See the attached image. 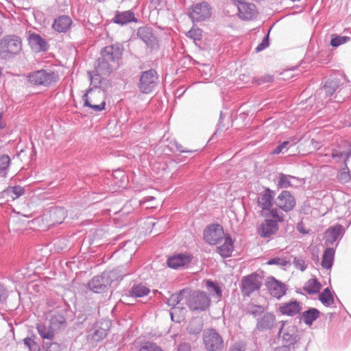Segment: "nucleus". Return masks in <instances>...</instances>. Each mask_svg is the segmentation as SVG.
I'll return each mask as SVG.
<instances>
[{
    "mask_svg": "<svg viewBox=\"0 0 351 351\" xmlns=\"http://www.w3.org/2000/svg\"><path fill=\"white\" fill-rule=\"evenodd\" d=\"M124 48L120 43L106 46L101 50V56L97 60V69L100 73L110 75L114 67L119 65Z\"/></svg>",
    "mask_w": 351,
    "mask_h": 351,
    "instance_id": "1",
    "label": "nucleus"
},
{
    "mask_svg": "<svg viewBox=\"0 0 351 351\" xmlns=\"http://www.w3.org/2000/svg\"><path fill=\"white\" fill-rule=\"evenodd\" d=\"M21 50L22 40L17 36H5L0 40V59H11L18 55Z\"/></svg>",
    "mask_w": 351,
    "mask_h": 351,
    "instance_id": "2",
    "label": "nucleus"
},
{
    "mask_svg": "<svg viewBox=\"0 0 351 351\" xmlns=\"http://www.w3.org/2000/svg\"><path fill=\"white\" fill-rule=\"evenodd\" d=\"M210 297L203 291L189 290L186 304L193 311H206L210 305Z\"/></svg>",
    "mask_w": 351,
    "mask_h": 351,
    "instance_id": "3",
    "label": "nucleus"
},
{
    "mask_svg": "<svg viewBox=\"0 0 351 351\" xmlns=\"http://www.w3.org/2000/svg\"><path fill=\"white\" fill-rule=\"evenodd\" d=\"M58 80V75L51 70L40 69L32 72L28 75L29 82L36 86H49Z\"/></svg>",
    "mask_w": 351,
    "mask_h": 351,
    "instance_id": "4",
    "label": "nucleus"
},
{
    "mask_svg": "<svg viewBox=\"0 0 351 351\" xmlns=\"http://www.w3.org/2000/svg\"><path fill=\"white\" fill-rule=\"evenodd\" d=\"M114 278L112 271H104L101 275L93 277L88 282V289L97 293H104L111 285Z\"/></svg>",
    "mask_w": 351,
    "mask_h": 351,
    "instance_id": "5",
    "label": "nucleus"
},
{
    "mask_svg": "<svg viewBox=\"0 0 351 351\" xmlns=\"http://www.w3.org/2000/svg\"><path fill=\"white\" fill-rule=\"evenodd\" d=\"M286 322H282L278 331V337L282 338L283 343L288 347L297 343L300 339V331L294 324L285 325Z\"/></svg>",
    "mask_w": 351,
    "mask_h": 351,
    "instance_id": "6",
    "label": "nucleus"
},
{
    "mask_svg": "<svg viewBox=\"0 0 351 351\" xmlns=\"http://www.w3.org/2000/svg\"><path fill=\"white\" fill-rule=\"evenodd\" d=\"M204 344L208 351H221L223 348V340L221 336L213 328L204 332Z\"/></svg>",
    "mask_w": 351,
    "mask_h": 351,
    "instance_id": "7",
    "label": "nucleus"
},
{
    "mask_svg": "<svg viewBox=\"0 0 351 351\" xmlns=\"http://www.w3.org/2000/svg\"><path fill=\"white\" fill-rule=\"evenodd\" d=\"M158 74L156 70L151 69L142 72L138 88L143 93H151L158 83Z\"/></svg>",
    "mask_w": 351,
    "mask_h": 351,
    "instance_id": "8",
    "label": "nucleus"
},
{
    "mask_svg": "<svg viewBox=\"0 0 351 351\" xmlns=\"http://www.w3.org/2000/svg\"><path fill=\"white\" fill-rule=\"evenodd\" d=\"M225 234L222 226L218 223H213L205 228L204 239L209 245H215L223 241Z\"/></svg>",
    "mask_w": 351,
    "mask_h": 351,
    "instance_id": "9",
    "label": "nucleus"
},
{
    "mask_svg": "<svg viewBox=\"0 0 351 351\" xmlns=\"http://www.w3.org/2000/svg\"><path fill=\"white\" fill-rule=\"evenodd\" d=\"M211 15V8L207 2L194 4L189 10V16L193 22H200L208 19Z\"/></svg>",
    "mask_w": 351,
    "mask_h": 351,
    "instance_id": "10",
    "label": "nucleus"
},
{
    "mask_svg": "<svg viewBox=\"0 0 351 351\" xmlns=\"http://www.w3.org/2000/svg\"><path fill=\"white\" fill-rule=\"evenodd\" d=\"M261 285L258 274L253 273L242 278L240 288L243 295L250 296L252 293L258 290Z\"/></svg>",
    "mask_w": 351,
    "mask_h": 351,
    "instance_id": "11",
    "label": "nucleus"
},
{
    "mask_svg": "<svg viewBox=\"0 0 351 351\" xmlns=\"http://www.w3.org/2000/svg\"><path fill=\"white\" fill-rule=\"evenodd\" d=\"M104 92L101 90H93V88H89L87 93L83 96L84 106L91 108L95 112H99L105 108L106 101L104 98L99 104H94L95 97H102Z\"/></svg>",
    "mask_w": 351,
    "mask_h": 351,
    "instance_id": "12",
    "label": "nucleus"
},
{
    "mask_svg": "<svg viewBox=\"0 0 351 351\" xmlns=\"http://www.w3.org/2000/svg\"><path fill=\"white\" fill-rule=\"evenodd\" d=\"M193 256L190 254H178L169 257L167 261V265L174 269H182L190 267Z\"/></svg>",
    "mask_w": 351,
    "mask_h": 351,
    "instance_id": "13",
    "label": "nucleus"
},
{
    "mask_svg": "<svg viewBox=\"0 0 351 351\" xmlns=\"http://www.w3.org/2000/svg\"><path fill=\"white\" fill-rule=\"evenodd\" d=\"M275 204L278 208L287 213L294 208L296 202L294 196L289 191H282L276 199Z\"/></svg>",
    "mask_w": 351,
    "mask_h": 351,
    "instance_id": "14",
    "label": "nucleus"
},
{
    "mask_svg": "<svg viewBox=\"0 0 351 351\" xmlns=\"http://www.w3.org/2000/svg\"><path fill=\"white\" fill-rule=\"evenodd\" d=\"M266 286L270 295L277 299H280L285 295L287 290V287L285 283L276 280L273 276L267 278Z\"/></svg>",
    "mask_w": 351,
    "mask_h": 351,
    "instance_id": "15",
    "label": "nucleus"
},
{
    "mask_svg": "<svg viewBox=\"0 0 351 351\" xmlns=\"http://www.w3.org/2000/svg\"><path fill=\"white\" fill-rule=\"evenodd\" d=\"M276 316L272 313L265 312L257 318L255 329L259 332L269 330L276 326Z\"/></svg>",
    "mask_w": 351,
    "mask_h": 351,
    "instance_id": "16",
    "label": "nucleus"
},
{
    "mask_svg": "<svg viewBox=\"0 0 351 351\" xmlns=\"http://www.w3.org/2000/svg\"><path fill=\"white\" fill-rule=\"evenodd\" d=\"M274 196L275 193L269 188L258 195L257 204L258 206L261 208L262 215H265V212L271 208Z\"/></svg>",
    "mask_w": 351,
    "mask_h": 351,
    "instance_id": "17",
    "label": "nucleus"
},
{
    "mask_svg": "<svg viewBox=\"0 0 351 351\" xmlns=\"http://www.w3.org/2000/svg\"><path fill=\"white\" fill-rule=\"evenodd\" d=\"M137 36L152 49H156L158 47L156 37L154 36L150 27H139L137 30Z\"/></svg>",
    "mask_w": 351,
    "mask_h": 351,
    "instance_id": "18",
    "label": "nucleus"
},
{
    "mask_svg": "<svg viewBox=\"0 0 351 351\" xmlns=\"http://www.w3.org/2000/svg\"><path fill=\"white\" fill-rule=\"evenodd\" d=\"M237 8L239 16L243 20H252L256 15V6L253 3L239 1Z\"/></svg>",
    "mask_w": 351,
    "mask_h": 351,
    "instance_id": "19",
    "label": "nucleus"
},
{
    "mask_svg": "<svg viewBox=\"0 0 351 351\" xmlns=\"http://www.w3.org/2000/svg\"><path fill=\"white\" fill-rule=\"evenodd\" d=\"M278 230L276 221L266 219L260 225L258 232L261 237L269 238L274 234Z\"/></svg>",
    "mask_w": 351,
    "mask_h": 351,
    "instance_id": "20",
    "label": "nucleus"
},
{
    "mask_svg": "<svg viewBox=\"0 0 351 351\" xmlns=\"http://www.w3.org/2000/svg\"><path fill=\"white\" fill-rule=\"evenodd\" d=\"M223 240V243L217 247V252L222 258L230 257L234 251V241L228 234H225Z\"/></svg>",
    "mask_w": 351,
    "mask_h": 351,
    "instance_id": "21",
    "label": "nucleus"
},
{
    "mask_svg": "<svg viewBox=\"0 0 351 351\" xmlns=\"http://www.w3.org/2000/svg\"><path fill=\"white\" fill-rule=\"evenodd\" d=\"M302 304L296 300L284 303L279 308L281 314L293 317L300 313L302 311Z\"/></svg>",
    "mask_w": 351,
    "mask_h": 351,
    "instance_id": "22",
    "label": "nucleus"
},
{
    "mask_svg": "<svg viewBox=\"0 0 351 351\" xmlns=\"http://www.w3.org/2000/svg\"><path fill=\"white\" fill-rule=\"evenodd\" d=\"M25 193V189L21 186H8L3 190L0 196L4 198L6 202L14 201Z\"/></svg>",
    "mask_w": 351,
    "mask_h": 351,
    "instance_id": "23",
    "label": "nucleus"
},
{
    "mask_svg": "<svg viewBox=\"0 0 351 351\" xmlns=\"http://www.w3.org/2000/svg\"><path fill=\"white\" fill-rule=\"evenodd\" d=\"M28 41L31 47L37 51H45L48 49L47 41L38 34L30 33Z\"/></svg>",
    "mask_w": 351,
    "mask_h": 351,
    "instance_id": "24",
    "label": "nucleus"
},
{
    "mask_svg": "<svg viewBox=\"0 0 351 351\" xmlns=\"http://www.w3.org/2000/svg\"><path fill=\"white\" fill-rule=\"evenodd\" d=\"M113 22L121 25H126L130 22L136 23L138 19L135 17L132 10L124 12L117 11L112 19Z\"/></svg>",
    "mask_w": 351,
    "mask_h": 351,
    "instance_id": "25",
    "label": "nucleus"
},
{
    "mask_svg": "<svg viewBox=\"0 0 351 351\" xmlns=\"http://www.w3.org/2000/svg\"><path fill=\"white\" fill-rule=\"evenodd\" d=\"M71 25L72 20L70 16L61 15L54 20L52 27L59 33H64L70 29Z\"/></svg>",
    "mask_w": 351,
    "mask_h": 351,
    "instance_id": "26",
    "label": "nucleus"
},
{
    "mask_svg": "<svg viewBox=\"0 0 351 351\" xmlns=\"http://www.w3.org/2000/svg\"><path fill=\"white\" fill-rule=\"evenodd\" d=\"M37 331L43 340V343H53L55 341V332L51 326L38 324L36 325Z\"/></svg>",
    "mask_w": 351,
    "mask_h": 351,
    "instance_id": "27",
    "label": "nucleus"
},
{
    "mask_svg": "<svg viewBox=\"0 0 351 351\" xmlns=\"http://www.w3.org/2000/svg\"><path fill=\"white\" fill-rule=\"evenodd\" d=\"M343 232V226L340 224H336L330 227L325 232L326 243L328 245H332L341 235Z\"/></svg>",
    "mask_w": 351,
    "mask_h": 351,
    "instance_id": "28",
    "label": "nucleus"
},
{
    "mask_svg": "<svg viewBox=\"0 0 351 351\" xmlns=\"http://www.w3.org/2000/svg\"><path fill=\"white\" fill-rule=\"evenodd\" d=\"M88 75L90 77V84L95 88L94 90H100L98 88H100L103 81L106 80L104 77L109 75L98 72L97 69V63H95V71L88 72Z\"/></svg>",
    "mask_w": 351,
    "mask_h": 351,
    "instance_id": "29",
    "label": "nucleus"
},
{
    "mask_svg": "<svg viewBox=\"0 0 351 351\" xmlns=\"http://www.w3.org/2000/svg\"><path fill=\"white\" fill-rule=\"evenodd\" d=\"M320 312L315 308H310L301 315V319L308 325L311 326L313 322L319 318Z\"/></svg>",
    "mask_w": 351,
    "mask_h": 351,
    "instance_id": "30",
    "label": "nucleus"
},
{
    "mask_svg": "<svg viewBox=\"0 0 351 351\" xmlns=\"http://www.w3.org/2000/svg\"><path fill=\"white\" fill-rule=\"evenodd\" d=\"M335 250L331 247H328L325 250L322 260L321 262V265L324 269H330L333 265L334 258H335Z\"/></svg>",
    "mask_w": 351,
    "mask_h": 351,
    "instance_id": "31",
    "label": "nucleus"
},
{
    "mask_svg": "<svg viewBox=\"0 0 351 351\" xmlns=\"http://www.w3.org/2000/svg\"><path fill=\"white\" fill-rule=\"evenodd\" d=\"M189 293L188 289H184L180 290L178 293H176L171 294V296L167 299L166 302L167 304L169 306L175 307L176 305L180 304V302L186 298L187 299V293Z\"/></svg>",
    "mask_w": 351,
    "mask_h": 351,
    "instance_id": "32",
    "label": "nucleus"
},
{
    "mask_svg": "<svg viewBox=\"0 0 351 351\" xmlns=\"http://www.w3.org/2000/svg\"><path fill=\"white\" fill-rule=\"evenodd\" d=\"M322 288L321 284L317 279H309L304 285L303 289L308 294H315L319 292Z\"/></svg>",
    "mask_w": 351,
    "mask_h": 351,
    "instance_id": "33",
    "label": "nucleus"
},
{
    "mask_svg": "<svg viewBox=\"0 0 351 351\" xmlns=\"http://www.w3.org/2000/svg\"><path fill=\"white\" fill-rule=\"evenodd\" d=\"M150 292L148 287L141 284L134 285L131 290L130 294L134 298H141L147 295Z\"/></svg>",
    "mask_w": 351,
    "mask_h": 351,
    "instance_id": "34",
    "label": "nucleus"
},
{
    "mask_svg": "<svg viewBox=\"0 0 351 351\" xmlns=\"http://www.w3.org/2000/svg\"><path fill=\"white\" fill-rule=\"evenodd\" d=\"M319 300L326 306H330L335 303L333 295L328 287L319 294Z\"/></svg>",
    "mask_w": 351,
    "mask_h": 351,
    "instance_id": "35",
    "label": "nucleus"
},
{
    "mask_svg": "<svg viewBox=\"0 0 351 351\" xmlns=\"http://www.w3.org/2000/svg\"><path fill=\"white\" fill-rule=\"evenodd\" d=\"M203 328V322L199 318L191 319L188 326L187 330L190 334H199Z\"/></svg>",
    "mask_w": 351,
    "mask_h": 351,
    "instance_id": "36",
    "label": "nucleus"
},
{
    "mask_svg": "<svg viewBox=\"0 0 351 351\" xmlns=\"http://www.w3.org/2000/svg\"><path fill=\"white\" fill-rule=\"evenodd\" d=\"M206 287L208 291L213 294V296H216L217 299H220L222 296V290L215 282L210 280H206Z\"/></svg>",
    "mask_w": 351,
    "mask_h": 351,
    "instance_id": "37",
    "label": "nucleus"
},
{
    "mask_svg": "<svg viewBox=\"0 0 351 351\" xmlns=\"http://www.w3.org/2000/svg\"><path fill=\"white\" fill-rule=\"evenodd\" d=\"M10 164V158L8 155L0 156V176L5 177Z\"/></svg>",
    "mask_w": 351,
    "mask_h": 351,
    "instance_id": "38",
    "label": "nucleus"
},
{
    "mask_svg": "<svg viewBox=\"0 0 351 351\" xmlns=\"http://www.w3.org/2000/svg\"><path fill=\"white\" fill-rule=\"evenodd\" d=\"M263 216L265 217H271L273 218L272 220L276 221L277 223L283 221L285 217L283 213L276 208H269L267 212H265V215Z\"/></svg>",
    "mask_w": 351,
    "mask_h": 351,
    "instance_id": "39",
    "label": "nucleus"
},
{
    "mask_svg": "<svg viewBox=\"0 0 351 351\" xmlns=\"http://www.w3.org/2000/svg\"><path fill=\"white\" fill-rule=\"evenodd\" d=\"M245 311L249 315L254 317H260L264 313L265 308L261 305L249 304Z\"/></svg>",
    "mask_w": 351,
    "mask_h": 351,
    "instance_id": "40",
    "label": "nucleus"
},
{
    "mask_svg": "<svg viewBox=\"0 0 351 351\" xmlns=\"http://www.w3.org/2000/svg\"><path fill=\"white\" fill-rule=\"evenodd\" d=\"M341 183H348L351 180V175L348 167L347 163L344 164V167L338 173L337 176Z\"/></svg>",
    "mask_w": 351,
    "mask_h": 351,
    "instance_id": "41",
    "label": "nucleus"
},
{
    "mask_svg": "<svg viewBox=\"0 0 351 351\" xmlns=\"http://www.w3.org/2000/svg\"><path fill=\"white\" fill-rule=\"evenodd\" d=\"M350 40V37L346 36H338L337 34H332L330 40V45L333 47H337L341 45L346 43Z\"/></svg>",
    "mask_w": 351,
    "mask_h": 351,
    "instance_id": "42",
    "label": "nucleus"
},
{
    "mask_svg": "<svg viewBox=\"0 0 351 351\" xmlns=\"http://www.w3.org/2000/svg\"><path fill=\"white\" fill-rule=\"evenodd\" d=\"M295 138H293L291 141H286L278 145L272 152L274 154H279L282 152L284 149L287 150L289 147H291L296 143Z\"/></svg>",
    "mask_w": 351,
    "mask_h": 351,
    "instance_id": "43",
    "label": "nucleus"
},
{
    "mask_svg": "<svg viewBox=\"0 0 351 351\" xmlns=\"http://www.w3.org/2000/svg\"><path fill=\"white\" fill-rule=\"evenodd\" d=\"M107 335V330L102 328H95L92 334V339L95 342H99L104 339Z\"/></svg>",
    "mask_w": 351,
    "mask_h": 351,
    "instance_id": "44",
    "label": "nucleus"
},
{
    "mask_svg": "<svg viewBox=\"0 0 351 351\" xmlns=\"http://www.w3.org/2000/svg\"><path fill=\"white\" fill-rule=\"evenodd\" d=\"M38 351H60V346L56 341H53V343H43Z\"/></svg>",
    "mask_w": 351,
    "mask_h": 351,
    "instance_id": "45",
    "label": "nucleus"
},
{
    "mask_svg": "<svg viewBox=\"0 0 351 351\" xmlns=\"http://www.w3.org/2000/svg\"><path fill=\"white\" fill-rule=\"evenodd\" d=\"M293 178L292 176L285 175L283 173H280L279 176L278 181V186L280 188L287 189L291 186L290 178Z\"/></svg>",
    "mask_w": 351,
    "mask_h": 351,
    "instance_id": "46",
    "label": "nucleus"
},
{
    "mask_svg": "<svg viewBox=\"0 0 351 351\" xmlns=\"http://www.w3.org/2000/svg\"><path fill=\"white\" fill-rule=\"evenodd\" d=\"M338 88V83L335 80H328L324 85V89L328 96H331Z\"/></svg>",
    "mask_w": 351,
    "mask_h": 351,
    "instance_id": "47",
    "label": "nucleus"
},
{
    "mask_svg": "<svg viewBox=\"0 0 351 351\" xmlns=\"http://www.w3.org/2000/svg\"><path fill=\"white\" fill-rule=\"evenodd\" d=\"M351 156V149H348V151H339L337 149H335L332 151V158H344V164L347 163Z\"/></svg>",
    "mask_w": 351,
    "mask_h": 351,
    "instance_id": "48",
    "label": "nucleus"
},
{
    "mask_svg": "<svg viewBox=\"0 0 351 351\" xmlns=\"http://www.w3.org/2000/svg\"><path fill=\"white\" fill-rule=\"evenodd\" d=\"M267 265H279L281 267H287V265H290V263L289 261H287L285 258H281V257H275V258H270L267 261Z\"/></svg>",
    "mask_w": 351,
    "mask_h": 351,
    "instance_id": "49",
    "label": "nucleus"
},
{
    "mask_svg": "<svg viewBox=\"0 0 351 351\" xmlns=\"http://www.w3.org/2000/svg\"><path fill=\"white\" fill-rule=\"evenodd\" d=\"M138 351H162L156 343L146 342L138 350Z\"/></svg>",
    "mask_w": 351,
    "mask_h": 351,
    "instance_id": "50",
    "label": "nucleus"
},
{
    "mask_svg": "<svg viewBox=\"0 0 351 351\" xmlns=\"http://www.w3.org/2000/svg\"><path fill=\"white\" fill-rule=\"evenodd\" d=\"M24 344L29 348V351H35L38 349L37 343L32 337H26L23 339Z\"/></svg>",
    "mask_w": 351,
    "mask_h": 351,
    "instance_id": "51",
    "label": "nucleus"
},
{
    "mask_svg": "<svg viewBox=\"0 0 351 351\" xmlns=\"http://www.w3.org/2000/svg\"><path fill=\"white\" fill-rule=\"evenodd\" d=\"M269 31L264 36L261 43L260 44H258V46L256 47V49H255L256 52H260L269 47Z\"/></svg>",
    "mask_w": 351,
    "mask_h": 351,
    "instance_id": "52",
    "label": "nucleus"
},
{
    "mask_svg": "<svg viewBox=\"0 0 351 351\" xmlns=\"http://www.w3.org/2000/svg\"><path fill=\"white\" fill-rule=\"evenodd\" d=\"M293 263L297 269H300L302 271H304L307 267L305 260L302 258L295 257Z\"/></svg>",
    "mask_w": 351,
    "mask_h": 351,
    "instance_id": "53",
    "label": "nucleus"
},
{
    "mask_svg": "<svg viewBox=\"0 0 351 351\" xmlns=\"http://www.w3.org/2000/svg\"><path fill=\"white\" fill-rule=\"evenodd\" d=\"M186 36L189 38L193 39L194 40H200V38L202 36L201 30L199 28H197V29L192 28L186 33Z\"/></svg>",
    "mask_w": 351,
    "mask_h": 351,
    "instance_id": "54",
    "label": "nucleus"
},
{
    "mask_svg": "<svg viewBox=\"0 0 351 351\" xmlns=\"http://www.w3.org/2000/svg\"><path fill=\"white\" fill-rule=\"evenodd\" d=\"M245 345L243 343H235L232 345L229 351H245Z\"/></svg>",
    "mask_w": 351,
    "mask_h": 351,
    "instance_id": "55",
    "label": "nucleus"
},
{
    "mask_svg": "<svg viewBox=\"0 0 351 351\" xmlns=\"http://www.w3.org/2000/svg\"><path fill=\"white\" fill-rule=\"evenodd\" d=\"M8 296L6 289L0 284V304L4 302Z\"/></svg>",
    "mask_w": 351,
    "mask_h": 351,
    "instance_id": "56",
    "label": "nucleus"
},
{
    "mask_svg": "<svg viewBox=\"0 0 351 351\" xmlns=\"http://www.w3.org/2000/svg\"><path fill=\"white\" fill-rule=\"evenodd\" d=\"M150 5L156 10H160L162 7V0H150Z\"/></svg>",
    "mask_w": 351,
    "mask_h": 351,
    "instance_id": "57",
    "label": "nucleus"
},
{
    "mask_svg": "<svg viewBox=\"0 0 351 351\" xmlns=\"http://www.w3.org/2000/svg\"><path fill=\"white\" fill-rule=\"evenodd\" d=\"M51 322L53 324H56L58 322L60 324H62L65 322V318L63 315H58V316H53L51 319Z\"/></svg>",
    "mask_w": 351,
    "mask_h": 351,
    "instance_id": "58",
    "label": "nucleus"
},
{
    "mask_svg": "<svg viewBox=\"0 0 351 351\" xmlns=\"http://www.w3.org/2000/svg\"><path fill=\"white\" fill-rule=\"evenodd\" d=\"M274 80L273 76L270 75H263L259 80L258 84H263V83H269L271 82Z\"/></svg>",
    "mask_w": 351,
    "mask_h": 351,
    "instance_id": "59",
    "label": "nucleus"
},
{
    "mask_svg": "<svg viewBox=\"0 0 351 351\" xmlns=\"http://www.w3.org/2000/svg\"><path fill=\"white\" fill-rule=\"evenodd\" d=\"M178 351H191V346L189 343H181L178 346Z\"/></svg>",
    "mask_w": 351,
    "mask_h": 351,
    "instance_id": "60",
    "label": "nucleus"
},
{
    "mask_svg": "<svg viewBox=\"0 0 351 351\" xmlns=\"http://www.w3.org/2000/svg\"><path fill=\"white\" fill-rule=\"evenodd\" d=\"M174 145L176 148V150L181 153H192V152H193V151H192V150L184 149L183 146L178 142H175Z\"/></svg>",
    "mask_w": 351,
    "mask_h": 351,
    "instance_id": "61",
    "label": "nucleus"
},
{
    "mask_svg": "<svg viewBox=\"0 0 351 351\" xmlns=\"http://www.w3.org/2000/svg\"><path fill=\"white\" fill-rule=\"evenodd\" d=\"M274 351H290V349L287 346H282L277 347Z\"/></svg>",
    "mask_w": 351,
    "mask_h": 351,
    "instance_id": "62",
    "label": "nucleus"
},
{
    "mask_svg": "<svg viewBox=\"0 0 351 351\" xmlns=\"http://www.w3.org/2000/svg\"><path fill=\"white\" fill-rule=\"evenodd\" d=\"M3 112H0V129H3L5 127V123L3 121Z\"/></svg>",
    "mask_w": 351,
    "mask_h": 351,
    "instance_id": "63",
    "label": "nucleus"
},
{
    "mask_svg": "<svg viewBox=\"0 0 351 351\" xmlns=\"http://www.w3.org/2000/svg\"><path fill=\"white\" fill-rule=\"evenodd\" d=\"M53 214H60L63 217H64V210L63 208H56Z\"/></svg>",
    "mask_w": 351,
    "mask_h": 351,
    "instance_id": "64",
    "label": "nucleus"
}]
</instances>
